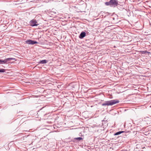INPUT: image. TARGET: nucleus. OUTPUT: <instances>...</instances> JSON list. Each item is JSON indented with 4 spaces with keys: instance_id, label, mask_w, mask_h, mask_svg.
<instances>
[{
    "instance_id": "obj_1",
    "label": "nucleus",
    "mask_w": 151,
    "mask_h": 151,
    "mask_svg": "<svg viewBox=\"0 0 151 151\" xmlns=\"http://www.w3.org/2000/svg\"><path fill=\"white\" fill-rule=\"evenodd\" d=\"M119 101L116 99L112 100L111 101H107L102 104V106H112L118 103Z\"/></svg>"
},
{
    "instance_id": "obj_2",
    "label": "nucleus",
    "mask_w": 151,
    "mask_h": 151,
    "mask_svg": "<svg viewBox=\"0 0 151 151\" xmlns=\"http://www.w3.org/2000/svg\"><path fill=\"white\" fill-rule=\"evenodd\" d=\"M29 23L30 26L32 27L37 26L39 24L37 20L35 19L31 20L29 22Z\"/></svg>"
},
{
    "instance_id": "obj_3",
    "label": "nucleus",
    "mask_w": 151,
    "mask_h": 151,
    "mask_svg": "<svg viewBox=\"0 0 151 151\" xmlns=\"http://www.w3.org/2000/svg\"><path fill=\"white\" fill-rule=\"evenodd\" d=\"M15 60V58H9L5 59L4 60H2V64L3 63H9V61Z\"/></svg>"
},
{
    "instance_id": "obj_4",
    "label": "nucleus",
    "mask_w": 151,
    "mask_h": 151,
    "mask_svg": "<svg viewBox=\"0 0 151 151\" xmlns=\"http://www.w3.org/2000/svg\"><path fill=\"white\" fill-rule=\"evenodd\" d=\"M111 6H114L115 7L118 4V1L117 0H110Z\"/></svg>"
},
{
    "instance_id": "obj_5",
    "label": "nucleus",
    "mask_w": 151,
    "mask_h": 151,
    "mask_svg": "<svg viewBox=\"0 0 151 151\" xmlns=\"http://www.w3.org/2000/svg\"><path fill=\"white\" fill-rule=\"evenodd\" d=\"M25 43L29 45H34L35 44H37L38 42L31 40H28L25 41Z\"/></svg>"
},
{
    "instance_id": "obj_6",
    "label": "nucleus",
    "mask_w": 151,
    "mask_h": 151,
    "mask_svg": "<svg viewBox=\"0 0 151 151\" xmlns=\"http://www.w3.org/2000/svg\"><path fill=\"white\" fill-rule=\"evenodd\" d=\"M144 148V147L141 145V144H138L136 145V149H137L138 150H140Z\"/></svg>"
},
{
    "instance_id": "obj_7",
    "label": "nucleus",
    "mask_w": 151,
    "mask_h": 151,
    "mask_svg": "<svg viewBox=\"0 0 151 151\" xmlns=\"http://www.w3.org/2000/svg\"><path fill=\"white\" fill-rule=\"evenodd\" d=\"M86 35V33L85 32H82L79 36V38L80 39H82Z\"/></svg>"
},
{
    "instance_id": "obj_8",
    "label": "nucleus",
    "mask_w": 151,
    "mask_h": 151,
    "mask_svg": "<svg viewBox=\"0 0 151 151\" xmlns=\"http://www.w3.org/2000/svg\"><path fill=\"white\" fill-rule=\"evenodd\" d=\"M47 61L45 60H41L38 62L39 64H46L47 63Z\"/></svg>"
},
{
    "instance_id": "obj_9",
    "label": "nucleus",
    "mask_w": 151,
    "mask_h": 151,
    "mask_svg": "<svg viewBox=\"0 0 151 151\" xmlns=\"http://www.w3.org/2000/svg\"><path fill=\"white\" fill-rule=\"evenodd\" d=\"M124 131H119L117 132L114 134V135H117L120 134L121 133L124 132Z\"/></svg>"
},
{
    "instance_id": "obj_10",
    "label": "nucleus",
    "mask_w": 151,
    "mask_h": 151,
    "mask_svg": "<svg viewBox=\"0 0 151 151\" xmlns=\"http://www.w3.org/2000/svg\"><path fill=\"white\" fill-rule=\"evenodd\" d=\"M142 52V54H146V53H148V55H149V54H151L150 52H147V50H146L145 51H143Z\"/></svg>"
},
{
    "instance_id": "obj_11",
    "label": "nucleus",
    "mask_w": 151,
    "mask_h": 151,
    "mask_svg": "<svg viewBox=\"0 0 151 151\" xmlns=\"http://www.w3.org/2000/svg\"><path fill=\"white\" fill-rule=\"evenodd\" d=\"M105 4L106 6L110 5L111 6V3H110V1L109 2H106L105 3Z\"/></svg>"
},
{
    "instance_id": "obj_12",
    "label": "nucleus",
    "mask_w": 151,
    "mask_h": 151,
    "mask_svg": "<svg viewBox=\"0 0 151 151\" xmlns=\"http://www.w3.org/2000/svg\"><path fill=\"white\" fill-rule=\"evenodd\" d=\"M75 139L77 140L78 141H80L81 140L83 139V138L81 137L76 138Z\"/></svg>"
},
{
    "instance_id": "obj_13",
    "label": "nucleus",
    "mask_w": 151,
    "mask_h": 151,
    "mask_svg": "<svg viewBox=\"0 0 151 151\" xmlns=\"http://www.w3.org/2000/svg\"><path fill=\"white\" fill-rule=\"evenodd\" d=\"M5 70H6L4 69H0V73L4 72H5Z\"/></svg>"
},
{
    "instance_id": "obj_14",
    "label": "nucleus",
    "mask_w": 151,
    "mask_h": 151,
    "mask_svg": "<svg viewBox=\"0 0 151 151\" xmlns=\"http://www.w3.org/2000/svg\"><path fill=\"white\" fill-rule=\"evenodd\" d=\"M0 64H2V60L0 59Z\"/></svg>"
}]
</instances>
